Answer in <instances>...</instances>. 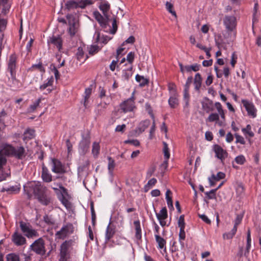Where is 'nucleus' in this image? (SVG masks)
Listing matches in <instances>:
<instances>
[{
  "mask_svg": "<svg viewBox=\"0 0 261 261\" xmlns=\"http://www.w3.org/2000/svg\"><path fill=\"white\" fill-rule=\"evenodd\" d=\"M2 151L5 155L13 156L18 160H23L27 155V152L22 146L16 147L8 144L2 146Z\"/></svg>",
  "mask_w": 261,
  "mask_h": 261,
  "instance_id": "1",
  "label": "nucleus"
},
{
  "mask_svg": "<svg viewBox=\"0 0 261 261\" xmlns=\"http://www.w3.org/2000/svg\"><path fill=\"white\" fill-rule=\"evenodd\" d=\"M23 189L25 193L28 196V199H31L32 196L31 191H33V193L36 199L44 193L48 192L47 188L41 185L39 181L31 184L29 186H24Z\"/></svg>",
  "mask_w": 261,
  "mask_h": 261,
  "instance_id": "2",
  "label": "nucleus"
},
{
  "mask_svg": "<svg viewBox=\"0 0 261 261\" xmlns=\"http://www.w3.org/2000/svg\"><path fill=\"white\" fill-rule=\"evenodd\" d=\"M73 243L72 240H69L65 241L61 245L59 261H67L70 257L68 249L73 245Z\"/></svg>",
  "mask_w": 261,
  "mask_h": 261,
  "instance_id": "3",
  "label": "nucleus"
},
{
  "mask_svg": "<svg viewBox=\"0 0 261 261\" xmlns=\"http://www.w3.org/2000/svg\"><path fill=\"white\" fill-rule=\"evenodd\" d=\"M74 231V227L72 224L68 223L62 226L61 229L56 232L55 237L56 239L64 240L68 235L72 233Z\"/></svg>",
  "mask_w": 261,
  "mask_h": 261,
  "instance_id": "4",
  "label": "nucleus"
},
{
  "mask_svg": "<svg viewBox=\"0 0 261 261\" xmlns=\"http://www.w3.org/2000/svg\"><path fill=\"white\" fill-rule=\"evenodd\" d=\"M30 247L31 250L37 254L43 255L45 254V242L42 238L36 240Z\"/></svg>",
  "mask_w": 261,
  "mask_h": 261,
  "instance_id": "5",
  "label": "nucleus"
},
{
  "mask_svg": "<svg viewBox=\"0 0 261 261\" xmlns=\"http://www.w3.org/2000/svg\"><path fill=\"white\" fill-rule=\"evenodd\" d=\"M50 164L51 171L54 173L59 174H64L66 173L67 171L65 165L62 164L58 159L51 158Z\"/></svg>",
  "mask_w": 261,
  "mask_h": 261,
  "instance_id": "6",
  "label": "nucleus"
},
{
  "mask_svg": "<svg viewBox=\"0 0 261 261\" xmlns=\"http://www.w3.org/2000/svg\"><path fill=\"white\" fill-rule=\"evenodd\" d=\"M213 150L215 153V157L219 159L222 164H224V161L228 154L227 151L218 144L213 145Z\"/></svg>",
  "mask_w": 261,
  "mask_h": 261,
  "instance_id": "7",
  "label": "nucleus"
},
{
  "mask_svg": "<svg viewBox=\"0 0 261 261\" xmlns=\"http://www.w3.org/2000/svg\"><path fill=\"white\" fill-rule=\"evenodd\" d=\"M82 139L79 144V148L82 153L85 154L88 150L90 144V134L87 132L85 135L82 136Z\"/></svg>",
  "mask_w": 261,
  "mask_h": 261,
  "instance_id": "8",
  "label": "nucleus"
},
{
  "mask_svg": "<svg viewBox=\"0 0 261 261\" xmlns=\"http://www.w3.org/2000/svg\"><path fill=\"white\" fill-rule=\"evenodd\" d=\"M224 24L228 32H233L236 28L237 20L233 16H225L223 19Z\"/></svg>",
  "mask_w": 261,
  "mask_h": 261,
  "instance_id": "9",
  "label": "nucleus"
},
{
  "mask_svg": "<svg viewBox=\"0 0 261 261\" xmlns=\"http://www.w3.org/2000/svg\"><path fill=\"white\" fill-rule=\"evenodd\" d=\"M17 56L15 54L10 55L8 64V69L10 71L12 79H15Z\"/></svg>",
  "mask_w": 261,
  "mask_h": 261,
  "instance_id": "10",
  "label": "nucleus"
},
{
  "mask_svg": "<svg viewBox=\"0 0 261 261\" xmlns=\"http://www.w3.org/2000/svg\"><path fill=\"white\" fill-rule=\"evenodd\" d=\"M120 109L124 113L131 112L135 108L134 97L127 99L120 104Z\"/></svg>",
  "mask_w": 261,
  "mask_h": 261,
  "instance_id": "11",
  "label": "nucleus"
},
{
  "mask_svg": "<svg viewBox=\"0 0 261 261\" xmlns=\"http://www.w3.org/2000/svg\"><path fill=\"white\" fill-rule=\"evenodd\" d=\"M47 43L48 45L53 44L54 46H56L59 51H61L62 49L63 40L62 38L60 36H52L50 37L47 40Z\"/></svg>",
  "mask_w": 261,
  "mask_h": 261,
  "instance_id": "12",
  "label": "nucleus"
},
{
  "mask_svg": "<svg viewBox=\"0 0 261 261\" xmlns=\"http://www.w3.org/2000/svg\"><path fill=\"white\" fill-rule=\"evenodd\" d=\"M242 103H243L244 107L245 108L248 115L250 116H251L252 118L255 117L256 116V110L252 102H250L247 100L245 99L242 100Z\"/></svg>",
  "mask_w": 261,
  "mask_h": 261,
  "instance_id": "13",
  "label": "nucleus"
},
{
  "mask_svg": "<svg viewBox=\"0 0 261 261\" xmlns=\"http://www.w3.org/2000/svg\"><path fill=\"white\" fill-rule=\"evenodd\" d=\"M12 241L17 246H21L26 243L25 238L21 234L18 233L17 230L12 236Z\"/></svg>",
  "mask_w": 261,
  "mask_h": 261,
  "instance_id": "14",
  "label": "nucleus"
},
{
  "mask_svg": "<svg viewBox=\"0 0 261 261\" xmlns=\"http://www.w3.org/2000/svg\"><path fill=\"white\" fill-rule=\"evenodd\" d=\"M202 109L207 113L214 111L213 101L208 98L205 97L203 101L201 102Z\"/></svg>",
  "mask_w": 261,
  "mask_h": 261,
  "instance_id": "15",
  "label": "nucleus"
},
{
  "mask_svg": "<svg viewBox=\"0 0 261 261\" xmlns=\"http://www.w3.org/2000/svg\"><path fill=\"white\" fill-rule=\"evenodd\" d=\"M149 124L150 121L149 120H145L143 121H142L139 123L136 129L133 132H132L130 133L133 135L137 134L139 135L143 133L149 126Z\"/></svg>",
  "mask_w": 261,
  "mask_h": 261,
  "instance_id": "16",
  "label": "nucleus"
},
{
  "mask_svg": "<svg viewBox=\"0 0 261 261\" xmlns=\"http://www.w3.org/2000/svg\"><path fill=\"white\" fill-rule=\"evenodd\" d=\"M41 178L45 182H50L52 181V175L44 164L42 167Z\"/></svg>",
  "mask_w": 261,
  "mask_h": 261,
  "instance_id": "17",
  "label": "nucleus"
},
{
  "mask_svg": "<svg viewBox=\"0 0 261 261\" xmlns=\"http://www.w3.org/2000/svg\"><path fill=\"white\" fill-rule=\"evenodd\" d=\"M42 205L47 206L51 202V197L47 193H44L37 199Z\"/></svg>",
  "mask_w": 261,
  "mask_h": 261,
  "instance_id": "18",
  "label": "nucleus"
},
{
  "mask_svg": "<svg viewBox=\"0 0 261 261\" xmlns=\"http://www.w3.org/2000/svg\"><path fill=\"white\" fill-rule=\"evenodd\" d=\"M206 122H215L216 123H217L219 126H222L223 124L222 121H219V114L216 113H211L207 117V118H206Z\"/></svg>",
  "mask_w": 261,
  "mask_h": 261,
  "instance_id": "19",
  "label": "nucleus"
},
{
  "mask_svg": "<svg viewBox=\"0 0 261 261\" xmlns=\"http://www.w3.org/2000/svg\"><path fill=\"white\" fill-rule=\"evenodd\" d=\"M111 222H110L108 225L106 232V242L109 241L111 238H112L115 233V228L114 226L111 225Z\"/></svg>",
  "mask_w": 261,
  "mask_h": 261,
  "instance_id": "20",
  "label": "nucleus"
},
{
  "mask_svg": "<svg viewBox=\"0 0 261 261\" xmlns=\"http://www.w3.org/2000/svg\"><path fill=\"white\" fill-rule=\"evenodd\" d=\"M93 16L99 24L100 26L103 29H106V23H104L103 16H102L98 11H95L93 13Z\"/></svg>",
  "mask_w": 261,
  "mask_h": 261,
  "instance_id": "21",
  "label": "nucleus"
},
{
  "mask_svg": "<svg viewBox=\"0 0 261 261\" xmlns=\"http://www.w3.org/2000/svg\"><path fill=\"white\" fill-rule=\"evenodd\" d=\"M134 224L135 226L136 230L135 237L138 240L141 241L142 234L140 222L139 220L135 221Z\"/></svg>",
  "mask_w": 261,
  "mask_h": 261,
  "instance_id": "22",
  "label": "nucleus"
},
{
  "mask_svg": "<svg viewBox=\"0 0 261 261\" xmlns=\"http://www.w3.org/2000/svg\"><path fill=\"white\" fill-rule=\"evenodd\" d=\"M133 65H130L127 68L123 70L122 77L125 80L128 81L129 77L133 75Z\"/></svg>",
  "mask_w": 261,
  "mask_h": 261,
  "instance_id": "23",
  "label": "nucleus"
},
{
  "mask_svg": "<svg viewBox=\"0 0 261 261\" xmlns=\"http://www.w3.org/2000/svg\"><path fill=\"white\" fill-rule=\"evenodd\" d=\"M202 83V77L200 73H197L195 75V78L194 80V85L195 86V89L196 91H199Z\"/></svg>",
  "mask_w": 261,
  "mask_h": 261,
  "instance_id": "24",
  "label": "nucleus"
},
{
  "mask_svg": "<svg viewBox=\"0 0 261 261\" xmlns=\"http://www.w3.org/2000/svg\"><path fill=\"white\" fill-rule=\"evenodd\" d=\"M98 8L102 11V13L105 14V13H108L110 10V5L107 1L102 0L100 3Z\"/></svg>",
  "mask_w": 261,
  "mask_h": 261,
  "instance_id": "25",
  "label": "nucleus"
},
{
  "mask_svg": "<svg viewBox=\"0 0 261 261\" xmlns=\"http://www.w3.org/2000/svg\"><path fill=\"white\" fill-rule=\"evenodd\" d=\"M77 4V8L84 9L88 5H91L93 4V2L91 0H76Z\"/></svg>",
  "mask_w": 261,
  "mask_h": 261,
  "instance_id": "26",
  "label": "nucleus"
},
{
  "mask_svg": "<svg viewBox=\"0 0 261 261\" xmlns=\"http://www.w3.org/2000/svg\"><path fill=\"white\" fill-rule=\"evenodd\" d=\"M136 80L137 82L140 83V86L141 87L147 85L149 83L148 80L145 78L143 76L139 74L136 75Z\"/></svg>",
  "mask_w": 261,
  "mask_h": 261,
  "instance_id": "27",
  "label": "nucleus"
},
{
  "mask_svg": "<svg viewBox=\"0 0 261 261\" xmlns=\"http://www.w3.org/2000/svg\"><path fill=\"white\" fill-rule=\"evenodd\" d=\"M156 216L158 220L166 219L168 217V213L166 207H163L160 211V213H156Z\"/></svg>",
  "mask_w": 261,
  "mask_h": 261,
  "instance_id": "28",
  "label": "nucleus"
},
{
  "mask_svg": "<svg viewBox=\"0 0 261 261\" xmlns=\"http://www.w3.org/2000/svg\"><path fill=\"white\" fill-rule=\"evenodd\" d=\"M41 98H38L33 104L31 105L27 109L28 113H32L39 106L41 102Z\"/></svg>",
  "mask_w": 261,
  "mask_h": 261,
  "instance_id": "29",
  "label": "nucleus"
},
{
  "mask_svg": "<svg viewBox=\"0 0 261 261\" xmlns=\"http://www.w3.org/2000/svg\"><path fill=\"white\" fill-rule=\"evenodd\" d=\"M172 194L171 191L169 189H168L166 192V199L167 200V203L169 208L173 209L174 207H173L172 197L171 196H170V195H169L170 194Z\"/></svg>",
  "mask_w": 261,
  "mask_h": 261,
  "instance_id": "30",
  "label": "nucleus"
},
{
  "mask_svg": "<svg viewBox=\"0 0 261 261\" xmlns=\"http://www.w3.org/2000/svg\"><path fill=\"white\" fill-rule=\"evenodd\" d=\"M100 145L99 143L94 142L92 145V153L95 158H96L99 153Z\"/></svg>",
  "mask_w": 261,
  "mask_h": 261,
  "instance_id": "31",
  "label": "nucleus"
},
{
  "mask_svg": "<svg viewBox=\"0 0 261 261\" xmlns=\"http://www.w3.org/2000/svg\"><path fill=\"white\" fill-rule=\"evenodd\" d=\"M112 39L111 37H110L108 36L102 35L101 37L100 35V34L98 33L96 37V40L99 41L100 42L106 44L108 42Z\"/></svg>",
  "mask_w": 261,
  "mask_h": 261,
  "instance_id": "32",
  "label": "nucleus"
},
{
  "mask_svg": "<svg viewBox=\"0 0 261 261\" xmlns=\"http://www.w3.org/2000/svg\"><path fill=\"white\" fill-rule=\"evenodd\" d=\"M108 170L109 173L112 174L114 169L115 166V161L110 156L108 157Z\"/></svg>",
  "mask_w": 261,
  "mask_h": 261,
  "instance_id": "33",
  "label": "nucleus"
},
{
  "mask_svg": "<svg viewBox=\"0 0 261 261\" xmlns=\"http://www.w3.org/2000/svg\"><path fill=\"white\" fill-rule=\"evenodd\" d=\"M77 2L73 1H68L65 3V8L68 10L73 9H77Z\"/></svg>",
  "mask_w": 261,
  "mask_h": 261,
  "instance_id": "34",
  "label": "nucleus"
},
{
  "mask_svg": "<svg viewBox=\"0 0 261 261\" xmlns=\"http://www.w3.org/2000/svg\"><path fill=\"white\" fill-rule=\"evenodd\" d=\"M155 240L158 244L159 247L163 249L166 244V241L163 238L160 237L159 234L155 235Z\"/></svg>",
  "mask_w": 261,
  "mask_h": 261,
  "instance_id": "35",
  "label": "nucleus"
},
{
  "mask_svg": "<svg viewBox=\"0 0 261 261\" xmlns=\"http://www.w3.org/2000/svg\"><path fill=\"white\" fill-rule=\"evenodd\" d=\"M19 224L21 230L23 234L25 233L32 227L29 223H27L22 221L19 222Z\"/></svg>",
  "mask_w": 261,
  "mask_h": 261,
  "instance_id": "36",
  "label": "nucleus"
},
{
  "mask_svg": "<svg viewBox=\"0 0 261 261\" xmlns=\"http://www.w3.org/2000/svg\"><path fill=\"white\" fill-rule=\"evenodd\" d=\"M59 199L62 203L65 206V207H66L67 208H70L71 203L66 198V196L64 195L63 194H61Z\"/></svg>",
  "mask_w": 261,
  "mask_h": 261,
  "instance_id": "37",
  "label": "nucleus"
},
{
  "mask_svg": "<svg viewBox=\"0 0 261 261\" xmlns=\"http://www.w3.org/2000/svg\"><path fill=\"white\" fill-rule=\"evenodd\" d=\"M24 235L28 238H32L39 236V234L37 231L31 228L28 230L25 233H24Z\"/></svg>",
  "mask_w": 261,
  "mask_h": 261,
  "instance_id": "38",
  "label": "nucleus"
},
{
  "mask_svg": "<svg viewBox=\"0 0 261 261\" xmlns=\"http://www.w3.org/2000/svg\"><path fill=\"white\" fill-rule=\"evenodd\" d=\"M168 103L171 108H175L178 105V100L175 96H171Z\"/></svg>",
  "mask_w": 261,
  "mask_h": 261,
  "instance_id": "39",
  "label": "nucleus"
},
{
  "mask_svg": "<svg viewBox=\"0 0 261 261\" xmlns=\"http://www.w3.org/2000/svg\"><path fill=\"white\" fill-rule=\"evenodd\" d=\"M7 261H20V258L18 255L11 253L7 255Z\"/></svg>",
  "mask_w": 261,
  "mask_h": 261,
  "instance_id": "40",
  "label": "nucleus"
},
{
  "mask_svg": "<svg viewBox=\"0 0 261 261\" xmlns=\"http://www.w3.org/2000/svg\"><path fill=\"white\" fill-rule=\"evenodd\" d=\"M242 130L244 134H248L250 137H253L254 135L251 131V126L250 124L247 125L246 127L242 128Z\"/></svg>",
  "mask_w": 261,
  "mask_h": 261,
  "instance_id": "41",
  "label": "nucleus"
},
{
  "mask_svg": "<svg viewBox=\"0 0 261 261\" xmlns=\"http://www.w3.org/2000/svg\"><path fill=\"white\" fill-rule=\"evenodd\" d=\"M90 210L91 212L92 223L93 226L95 225L96 222V214L94 208V204L93 202L90 203Z\"/></svg>",
  "mask_w": 261,
  "mask_h": 261,
  "instance_id": "42",
  "label": "nucleus"
},
{
  "mask_svg": "<svg viewBox=\"0 0 261 261\" xmlns=\"http://www.w3.org/2000/svg\"><path fill=\"white\" fill-rule=\"evenodd\" d=\"M217 192V189H212L209 192H205V194L208 199H216V192Z\"/></svg>",
  "mask_w": 261,
  "mask_h": 261,
  "instance_id": "43",
  "label": "nucleus"
},
{
  "mask_svg": "<svg viewBox=\"0 0 261 261\" xmlns=\"http://www.w3.org/2000/svg\"><path fill=\"white\" fill-rule=\"evenodd\" d=\"M237 232L236 229L232 228L230 232L225 233L223 235L224 239H230L233 238Z\"/></svg>",
  "mask_w": 261,
  "mask_h": 261,
  "instance_id": "44",
  "label": "nucleus"
},
{
  "mask_svg": "<svg viewBox=\"0 0 261 261\" xmlns=\"http://www.w3.org/2000/svg\"><path fill=\"white\" fill-rule=\"evenodd\" d=\"M211 176L215 181H219L221 179H224L225 177V174L222 172H219L216 175L212 174Z\"/></svg>",
  "mask_w": 261,
  "mask_h": 261,
  "instance_id": "45",
  "label": "nucleus"
},
{
  "mask_svg": "<svg viewBox=\"0 0 261 261\" xmlns=\"http://www.w3.org/2000/svg\"><path fill=\"white\" fill-rule=\"evenodd\" d=\"M163 152L165 159L168 160L170 158V153L168 144L165 142H163Z\"/></svg>",
  "mask_w": 261,
  "mask_h": 261,
  "instance_id": "46",
  "label": "nucleus"
},
{
  "mask_svg": "<svg viewBox=\"0 0 261 261\" xmlns=\"http://www.w3.org/2000/svg\"><path fill=\"white\" fill-rule=\"evenodd\" d=\"M44 221L48 225H52L55 224V220L50 216L45 215L43 216Z\"/></svg>",
  "mask_w": 261,
  "mask_h": 261,
  "instance_id": "47",
  "label": "nucleus"
},
{
  "mask_svg": "<svg viewBox=\"0 0 261 261\" xmlns=\"http://www.w3.org/2000/svg\"><path fill=\"white\" fill-rule=\"evenodd\" d=\"M117 29L116 17H114L112 22V29L110 30L109 32L112 34H115L117 31Z\"/></svg>",
  "mask_w": 261,
  "mask_h": 261,
  "instance_id": "48",
  "label": "nucleus"
},
{
  "mask_svg": "<svg viewBox=\"0 0 261 261\" xmlns=\"http://www.w3.org/2000/svg\"><path fill=\"white\" fill-rule=\"evenodd\" d=\"M166 7L167 10L170 12L171 14H172L173 16L175 17H176V14L175 11L173 10V5L169 3V2H166Z\"/></svg>",
  "mask_w": 261,
  "mask_h": 261,
  "instance_id": "49",
  "label": "nucleus"
},
{
  "mask_svg": "<svg viewBox=\"0 0 261 261\" xmlns=\"http://www.w3.org/2000/svg\"><path fill=\"white\" fill-rule=\"evenodd\" d=\"M4 153L2 151V148L0 150V169H2L4 165L6 164L7 159L4 156Z\"/></svg>",
  "mask_w": 261,
  "mask_h": 261,
  "instance_id": "50",
  "label": "nucleus"
},
{
  "mask_svg": "<svg viewBox=\"0 0 261 261\" xmlns=\"http://www.w3.org/2000/svg\"><path fill=\"white\" fill-rule=\"evenodd\" d=\"M156 182L157 180L155 178H152L149 180L147 184L144 187L145 191H147L150 187L155 185Z\"/></svg>",
  "mask_w": 261,
  "mask_h": 261,
  "instance_id": "51",
  "label": "nucleus"
},
{
  "mask_svg": "<svg viewBox=\"0 0 261 261\" xmlns=\"http://www.w3.org/2000/svg\"><path fill=\"white\" fill-rule=\"evenodd\" d=\"M100 49L101 48L99 47L98 45H92L90 47L89 53L90 55H93L95 53H97Z\"/></svg>",
  "mask_w": 261,
  "mask_h": 261,
  "instance_id": "52",
  "label": "nucleus"
},
{
  "mask_svg": "<svg viewBox=\"0 0 261 261\" xmlns=\"http://www.w3.org/2000/svg\"><path fill=\"white\" fill-rule=\"evenodd\" d=\"M134 58H135V54L134 53L131 51V52H129L127 56H126V60L128 62V63H129V65H132L133 62H134Z\"/></svg>",
  "mask_w": 261,
  "mask_h": 261,
  "instance_id": "53",
  "label": "nucleus"
},
{
  "mask_svg": "<svg viewBox=\"0 0 261 261\" xmlns=\"http://www.w3.org/2000/svg\"><path fill=\"white\" fill-rule=\"evenodd\" d=\"M184 99L186 103V106L188 107L190 100V95L189 93V90H184Z\"/></svg>",
  "mask_w": 261,
  "mask_h": 261,
  "instance_id": "54",
  "label": "nucleus"
},
{
  "mask_svg": "<svg viewBox=\"0 0 261 261\" xmlns=\"http://www.w3.org/2000/svg\"><path fill=\"white\" fill-rule=\"evenodd\" d=\"M235 161L238 164L243 165L246 162V159L244 155H240L236 157Z\"/></svg>",
  "mask_w": 261,
  "mask_h": 261,
  "instance_id": "55",
  "label": "nucleus"
},
{
  "mask_svg": "<svg viewBox=\"0 0 261 261\" xmlns=\"http://www.w3.org/2000/svg\"><path fill=\"white\" fill-rule=\"evenodd\" d=\"M66 18L68 20V25H73L75 24V18L72 14H67Z\"/></svg>",
  "mask_w": 261,
  "mask_h": 261,
  "instance_id": "56",
  "label": "nucleus"
},
{
  "mask_svg": "<svg viewBox=\"0 0 261 261\" xmlns=\"http://www.w3.org/2000/svg\"><path fill=\"white\" fill-rule=\"evenodd\" d=\"M91 93H92V89L91 88H87L85 89V98H84V99H85L84 105L85 107H86V101H88L89 98L90 97V95L91 94Z\"/></svg>",
  "mask_w": 261,
  "mask_h": 261,
  "instance_id": "57",
  "label": "nucleus"
},
{
  "mask_svg": "<svg viewBox=\"0 0 261 261\" xmlns=\"http://www.w3.org/2000/svg\"><path fill=\"white\" fill-rule=\"evenodd\" d=\"M184 217V215H180L178 220V226L180 228H185Z\"/></svg>",
  "mask_w": 261,
  "mask_h": 261,
  "instance_id": "58",
  "label": "nucleus"
},
{
  "mask_svg": "<svg viewBox=\"0 0 261 261\" xmlns=\"http://www.w3.org/2000/svg\"><path fill=\"white\" fill-rule=\"evenodd\" d=\"M84 55V53L83 48L81 47H78L77 52L76 53L77 60L80 61L83 58Z\"/></svg>",
  "mask_w": 261,
  "mask_h": 261,
  "instance_id": "59",
  "label": "nucleus"
},
{
  "mask_svg": "<svg viewBox=\"0 0 261 261\" xmlns=\"http://www.w3.org/2000/svg\"><path fill=\"white\" fill-rule=\"evenodd\" d=\"M68 33L71 37L74 36L76 32V28L75 24L73 25H69Z\"/></svg>",
  "mask_w": 261,
  "mask_h": 261,
  "instance_id": "60",
  "label": "nucleus"
},
{
  "mask_svg": "<svg viewBox=\"0 0 261 261\" xmlns=\"http://www.w3.org/2000/svg\"><path fill=\"white\" fill-rule=\"evenodd\" d=\"M234 136L236 139V143H240L242 145H244L245 144V141L242 136L238 134H236Z\"/></svg>",
  "mask_w": 261,
  "mask_h": 261,
  "instance_id": "61",
  "label": "nucleus"
},
{
  "mask_svg": "<svg viewBox=\"0 0 261 261\" xmlns=\"http://www.w3.org/2000/svg\"><path fill=\"white\" fill-rule=\"evenodd\" d=\"M242 220V217L240 215H237V216L234 220V225L233 226V228H234V229L236 228V230H237L238 225L241 223Z\"/></svg>",
  "mask_w": 261,
  "mask_h": 261,
  "instance_id": "62",
  "label": "nucleus"
},
{
  "mask_svg": "<svg viewBox=\"0 0 261 261\" xmlns=\"http://www.w3.org/2000/svg\"><path fill=\"white\" fill-rule=\"evenodd\" d=\"M193 81V77L192 76H189L187 80L186 84L184 86V90H189V88L191 84Z\"/></svg>",
  "mask_w": 261,
  "mask_h": 261,
  "instance_id": "63",
  "label": "nucleus"
},
{
  "mask_svg": "<svg viewBox=\"0 0 261 261\" xmlns=\"http://www.w3.org/2000/svg\"><path fill=\"white\" fill-rule=\"evenodd\" d=\"M125 144H131L135 146H139L140 142L138 140H127L124 141Z\"/></svg>",
  "mask_w": 261,
  "mask_h": 261,
  "instance_id": "64",
  "label": "nucleus"
}]
</instances>
